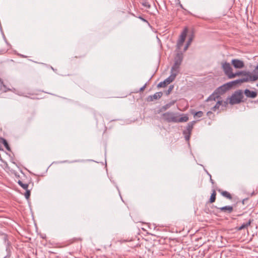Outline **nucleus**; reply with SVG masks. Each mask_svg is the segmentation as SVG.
<instances>
[{
	"mask_svg": "<svg viewBox=\"0 0 258 258\" xmlns=\"http://www.w3.org/2000/svg\"><path fill=\"white\" fill-rule=\"evenodd\" d=\"M224 106H226V105L227 104V103L226 102H224Z\"/></svg>",
	"mask_w": 258,
	"mask_h": 258,
	"instance_id": "obj_40",
	"label": "nucleus"
},
{
	"mask_svg": "<svg viewBox=\"0 0 258 258\" xmlns=\"http://www.w3.org/2000/svg\"><path fill=\"white\" fill-rule=\"evenodd\" d=\"M183 60V54L181 52L177 53L174 60V64L171 69L170 76L175 79L177 75L180 72V66Z\"/></svg>",
	"mask_w": 258,
	"mask_h": 258,
	"instance_id": "obj_1",
	"label": "nucleus"
},
{
	"mask_svg": "<svg viewBox=\"0 0 258 258\" xmlns=\"http://www.w3.org/2000/svg\"><path fill=\"white\" fill-rule=\"evenodd\" d=\"M175 102V101H172L169 103H167L165 104V105L163 106L161 108V111H163L167 110L169 109L172 105H173Z\"/></svg>",
	"mask_w": 258,
	"mask_h": 258,
	"instance_id": "obj_19",
	"label": "nucleus"
},
{
	"mask_svg": "<svg viewBox=\"0 0 258 258\" xmlns=\"http://www.w3.org/2000/svg\"><path fill=\"white\" fill-rule=\"evenodd\" d=\"M2 142H1V140H0V150H2Z\"/></svg>",
	"mask_w": 258,
	"mask_h": 258,
	"instance_id": "obj_38",
	"label": "nucleus"
},
{
	"mask_svg": "<svg viewBox=\"0 0 258 258\" xmlns=\"http://www.w3.org/2000/svg\"><path fill=\"white\" fill-rule=\"evenodd\" d=\"M0 140H1L2 143L4 144L6 149L9 151H10L11 148L6 140L3 138L0 137Z\"/></svg>",
	"mask_w": 258,
	"mask_h": 258,
	"instance_id": "obj_23",
	"label": "nucleus"
},
{
	"mask_svg": "<svg viewBox=\"0 0 258 258\" xmlns=\"http://www.w3.org/2000/svg\"><path fill=\"white\" fill-rule=\"evenodd\" d=\"M250 75V72L249 71H239L236 73H233L231 75V77H230V79L234 78L236 76H242L244 77L242 78V79H249V76Z\"/></svg>",
	"mask_w": 258,
	"mask_h": 258,
	"instance_id": "obj_8",
	"label": "nucleus"
},
{
	"mask_svg": "<svg viewBox=\"0 0 258 258\" xmlns=\"http://www.w3.org/2000/svg\"><path fill=\"white\" fill-rule=\"evenodd\" d=\"M142 5L144 6L145 7H146L147 8H150L151 5L149 4V3L147 1H145L143 2Z\"/></svg>",
	"mask_w": 258,
	"mask_h": 258,
	"instance_id": "obj_31",
	"label": "nucleus"
},
{
	"mask_svg": "<svg viewBox=\"0 0 258 258\" xmlns=\"http://www.w3.org/2000/svg\"><path fill=\"white\" fill-rule=\"evenodd\" d=\"M173 88H174L173 85H170L169 87L168 90L166 91V95H169L171 93L172 90H173Z\"/></svg>",
	"mask_w": 258,
	"mask_h": 258,
	"instance_id": "obj_30",
	"label": "nucleus"
},
{
	"mask_svg": "<svg viewBox=\"0 0 258 258\" xmlns=\"http://www.w3.org/2000/svg\"><path fill=\"white\" fill-rule=\"evenodd\" d=\"M252 221L253 219H249L247 222L243 223L240 226L236 227L235 229H236L237 231H240L245 228H247L249 226H250Z\"/></svg>",
	"mask_w": 258,
	"mask_h": 258,
	"instance_id": "obj_15",
	"label": "nucleus"
},
{
	"mask_svg": "<svg viewBox=\"0 0 258 258\" xmlns=\"http://www.w3.org/2000/svg\"><path fill=\"white\" fill-rule=\"evenodd\" d=\"M192 39H193V38H192V36H190L188 38V41H187V42H186V45H185V47H184V51H186V50L187 49L188 47H189V46L190 45V43H191V42H192Z\"/></svg>",
	"mask_w": 258,
	"mask_h": 258,
	"instance_id": "obj_25",
	"label": "nucleus"
},
{
	"mask_svg": "<svg viewBox=\"0 0 258 258\" xmlns=\"http://www.w3.org/2000/svg\"><path fill=\"white\" fill-rule=\"evenodd\" d=\"M30 190L28 189L26 190L25 193L24 194L25 197L26 199L28 200L30 197Z\"/></svg>",
	"mask_w": 258,
	"mask_h": 258,
	"instance_id": "obj_28",
	"label": "nucleus"
},
{
	"mask_svg": "<svg viewBox=\"0 0 258 258\" xmlns=\"http://www.w3.org/2000/svg\"><path fill=\"white\" fill-rule=\"evenodd\" d=\"M203 112L202 111H199L196 112L194 114V116H197L198 117H201L203 116Z\"/></svg>",
	"mask_w": 258,
	"mask_h": 258,
	"instance_id": "obj_29",
	"label": "nucleus"
},
{
	"mask_svg": "<svg viewBox=\"0 0 258 258\" xmlns=\"http://www.w3.org/2000/svg\"><path fill=\"white\" fill-rule=\"evenodd\" d=\"M185 135V139L186 141H188L189 140L190 134H186Z\"/></svg>",
	"mask_w": 258,
	"mask_h": 258,
	"instance_id": "obj_32",
	"label": "nucleus"
},
{
	"mask_svg": "<svg viewBox=\"0 0 258 258\" xmlns=\"http://www.w3.org/2000/svg\"><path fill=\"white\" fill-rule=\"evenodd\" d=\"M222 104V101H219H219L216 103V105H215L214 107H213L212 108V109H212L213 111H215L217 109H219V108L220 106Z\"/></svg>",
	"mask_w": 258,
	"mask_h": 258,
	"instance_id": "obj_27",
	"label": "nucleus"
},
{
	"mask_svg": "<svg viewBox=\"0 0 258 258\" xmlns=\"http://www.w3.org/2000/svg\"><path fill=\"white\" fill-rule=\"evenodd\" d=\"M176 120L177 122H186L188 120V117L187 115H184L182 117L178 118V116H177Z\"/></svg>",
	"mask_w": 258,
	"mask_h": 258,
	"instance_id": "obj_21",
	"label": "nucleus"
},
{
	"mask_svg": "<svg viewBox=\"0 0 258 258\" xmlns=\"http://www.w3.org/2000/svg\"><path fill=\"white\" fill-rule=\"evenodd\" d=\"M146 85H147L146 84H145L142 87H141L140 88V92H143L145 90V89L146 88Z\"/></svg>",
	"mask_w": 258,
	"mask_h": 258,
	"instance_id": "obj_33",
	"label": "nucleus"
},
{
	"mask_svg": "<svg viewBox=\"0 0 258 258\" xmlns=\"http://www.w3.org/2000/svg\"><path fill=\"white\" fill-rule=\"evenodd\" d=\"M195 123V121H191L189 122L186 126V130L183 132L184 135L191 134L193 126Z\"/></svg>",
	"mask_w": 258,
	"mask_h": 258,
	"instance_id": "obj_14",
	"label": "nucleus"
},
{
	"mask_svg": "<svg viewBox=\"0 0 258 258\" xmlns=\"http://www.w3.org/2000/svg\"><path fill=\"white\" fill-rule=\"evenodd\" d=\"M218 191L221 192V194L224 197L226 198L231 200L232 197L231 194L227 191H222L221 189H219Z\"/></svg>",
	"mask_w": 258,
	"mask_h": 258,
	"instance_id": "obj_20",
	"label": "nucleus"
},
{
	"mask_svg": "<svg viewBox=\"0 0 258 258\" xmlns=\"http://www.w3.org/2000/svg\"><path fill=\"white\" fill-rule=\"evenodd\" d=\"M218 209L221 212L227 213H231L233 211V207L230 206H226L223 207L219 208Z\"/></svg>",
	"mask_w": 258,
	"mask_h": 258,
	"instance_id": "obj_16",
	"label": "nucleus"
},
{
	"mask_svg": "<svg viewBox=\"0 0 258 258\" xmlns=\"http://www.w3.org/2000/svg\"><path fill=\"white\" fill-rule=\"evenodd\" d=\"M176 114L173 112H166L162 114L163 119L167 122H177Z\"/></svg>",
	"mask_w": 258,
	"mask_h": 258,
	"instance_id": "obj_3",
	"label": "nucleus"
},
{
	"mask_svg": "<svg viewBox=\"0 0 258 258\" xmlns=\"http://www.w3.org/2000/svg\"><path fill=\"white\" fill-rule=\"evenodd\" d=\"M228 90H229V88L226 85V84H224L218 87L215 91L220 95L225 93Z\"/></svg>",
	"mask_w": 258,
	"mask_h": 258,
	"instance_id": "obj_12",
	"label": "nucleus"
},
{
	"mask_svg": "<svg viewBox=\"0 0 258 258\" xmlns=\"http://www.w3.org/2000/svg\"><path fill=\"white\" fill-rule=\"evenodd\" d=\"M177 1H178V2H179V0H177ZM179 3H180V2H179ZM179 5H180V7L181 8H183V7H182V5L180 3H179Z\"/></svg>",
	"mask_w": 258,
	"mask_h": 258,
	"instance_id": "obj_39",
	"label": "nucleus"
},
{
	"mask_svg": "<svg viewBox=\"0 0 258 258\" xmlns=\"http://www.w3.org/2000/svg\"><path fill=\"white\" fill-rule=\"evenodd\" d=\"M139 18L140 19H141V20H142L143 21H144V22H147V20H145L144 18H143L142 17H141V16L139 17Z\"/></svg>",
	"mask_w": 258,
	"mask_h": 258,
	"instance_id": "obj_35",
	"label": "nucleus"
},
{
	"mask_svg": "<svg viewBox=\"0 0 258 258\" xmlns=\"http://www.w3.org/2000/svg\"><path fill=\"white\" fill-rule=\"evenodd\" d=\"M163 95L161 92H156L153 95H150L147 98V101L149 102L153 101L154 100L160 99Z\"/></svg>",
	"mask_w": 258,
	"mask_h": 258,
	"instance_id": "obj_11",
	"label": "nucleus"
},
{
	"mask_svg": "<svg viewBox=\"0 0 258 258\" xmlns=\"http://www.w3.org/2000/svg\"><path fill=\"white\" fill-rule=\"evenodd\" d=\"M231 63L236 69H242L244 66L243 61L238 59H232Z\"/></svg>",
	"mask_w": 258,
	"mask_h": 258,
	"instance_id": "obj_10",
	"label": "nucleus"
},
{
	"mask_svg": "<svg viewBox=\"0 0 258 258\" xmlns=\"http://www.w3.org/2000/svg\"><path fill=\"white\" fill-rule=\"evenodd\" d=\"M18 184L22 187L24 189L28 190V186H29V183L24 182L22 180H19L17 181Z\"/></svg>",
	"mask_w": 258,
	"mask_h": 258,
	"instance_id": "obj_17",
	"label": "nucleus"
},
{
	"mask_svg": "<svg viewBox=\"0 0 258 258\" xmlns=\"http://www.w3.org/2000/svg\"><path fill=\"white\" fill-rule=\"evenodd\" d=\"M256 87H258V83L256 84Z\"/></svg>",
	"mask_w": 258,
	"mask_h": 258,
	"instance_id": "obj_42",
	"label": "nucleus"
},
{
	"mask_svg": "<svg viewBox=\"0 0 258 258\" xmlns=\"http://www.w3.org/2000/svg\"><path fill=\"white\" fill-rule=\"evenodd\" d=\"M243 98V92L241 90H239L234 92L229 98V103L231 105L237 104L242 102Z\"/></svg>",
	"mask_w": 258,
	"mask_h": 258,
	"instance_id": "obj_2",
	"label": "nucleus"
},
{
	"mask_svg": "<svg viewBox=\"0 0 258 258\" xmlns=\"http://www.w3.org/2000/svg\"><path fill=\"white\" fill-rule=\"evenodd\" d=\"M208 174H209V175L210 176V180L211 182L213 184H214V180L212 179V176H211V174H209V173H208Z\"/></svg>",
	"mask_w": 258,
	"mask_h": 258,
	"instance_id": "obj_34",
	"label": "nucleus"
},
{
	"mask_svg": "<svg viewBox=\"0 0 258 258\" xmlns=\"http://www.w3.org/2000/svg\"><path fill=\"white\" fill-rule=\"evenodd\" d=\"M258 80V64L254 68L252 73L250 72L249 79H247L248 82H254Z\"/></svg>",
	"mask_w": 258,
	"mask_h": 258,
	"instance_id": "obj_7",
	"label": "nucleus"
},
{
	"mask_svg": "<svg viewBox=\"0 0 258 258\" xmlns=\"http://www.w3.org/2000/svg\"><path fill=\"white\" fill-rule=\"evenodd\" d=\"M244 93L248 98H255L257 96V93L256 92L250 91L248 89L244 90Z\"/></svg>",
	"mask_w": 258,
	"mask_h": 258,
	"instance_id": "obj_13",
	"label": "nucleus"
},
{
	"mask_svg": "<svg viewBox=\"0 0 258 258\" xmlns=\"http://www.w3.org/2000/svg\"><path fill=\"white\" fill-rule=\"evenodd\" d=\"M4 258H10V256H6Z\"/></svg>",
	"mask_w": 258,
	"mask_h": 258,
	"instance_id": "obj_41",
	"label": "nucleus"
},
{
	"mask_svg": "<svg viewBox=\"0 0 258 258\" xmlns=\"http://www.w3.org/2000/svg\"><path fill=\"white\" fill-rule=\"evenodd\" d=\"M219 97V95L216 93V91H215L214 93L211 94L207 99V101H211V100H216V99L218 98Z\"/></svg>",
	"mask_w": 258,
	"mask_h": 258,
	"instance_id": "obj_18",
	"label": "nucleus"
},
{
	"mask_svg": "<svg viewBox=\"0 0 258 258\" xmlns=\"http://www.w3.org/2000/svg\"><path fill=\"white\" fill-rule=\"evenodd\" d=\"M82 238H75L74 239V240L75 241H82Z\"/></svg>",
	"mask_w": 258,
	"mask_h": 258,
	"instance_id": "obj_36",
	"label": "nucleus"
},
{
	"mask_svg": "<svg viewBox=\"0 0 258 258\" xmlns=\"http://www.w3.org/2000/svg\"><path fill=\"white\" fill-rule=\"evenodd\" d=\"M244 82H248L247 79H239L228 82L226 84L228 87L229 88V89H230L233 86L240 85L241 84Z\"/></svg>",
	"mask_w": 258,
	"mask_h": 258,
	"instance_id": "obj_6",
	"label": "nucleus"
},
{
	"mask_svg": "<svg viewBox=\"0 0 258 258\" xmlns=\"http://www.w3.org/2000/svg\"><path fill=\"white\" fill-rule=\"evenodd\" d=\"M7 88L6 86H5L3 82L0 79V91H1L2 92H6L7 91Z\"/></svg>",
	"mask_w": 258,
	"mask_h": 258,
	"instance_id": "obj_26",
	"label": "nucleus"
},
{
	"mask_svg": "<svg viewBox=\"0 0 258 258\" xmlns=\"http://www.w3.org/2000/svg\"><path fill=\"white\" fill-rule=\"evenodd\" d=\"M212 113V111H208L207 113V115L209 116L210 114H211Z\"/></svg>",
	"mask_w": 258,
	"mask_h": 258,
	"instance_id": "obj_37",
	"label": "nucleus"
},
{
	"mask_svg": "<svg viewBox=\"0 0 258 258\" xmlns=\"http://www.w3.org/2000/svg\"><path fill=\"white\" fill-rule=\"evenodd\" d=\"M173 77V76L170 75L164 81L160 82L158 84L157 87L158 88L165 87L167 85L170 84L175 80V79Z\"/></svg>",
	"mask_w": 258,
	"mask_h": 258,
	"instance_id": "obj_9",
	"label": "nucleus"
},
{
	"mask_svg": "<svg viewBox=\"0 0 258 258\" xmlns=\"http://www.w3.org/2000/svg\"><path fill=\"white\" fill-rule=\"evenodd\" d=\"M216 197V192L215 189H213L212 191V193L211 195L210 199L209 200L210 203H213L215 202Z\"/></svg>",
	"mask_w": 258,
	"mask_h": 258,
	"instance_id": "obj_24",
	"label": "nucleus"
},
{
	"mask_svg": "<svg viewBox=\"0 0 258 258\" xmlns=\"http://www.w3.org/2000/svg\"><path fill=\"white\" fill-rule=\"evenodd\" d=\"M0 140H1L2 143L4 144L6 149L9 151H10L11 148L6 140L3 138L0 137Z\"/></svg>",
	"mask_w": 258,
	"mask_h": 258,
	"instance_id": "obj_22",
	"label": "nucleus"
},
{
	"mask_svg": "<svg viewBox=\"0 0 258 258\" xmlns=\"http://www.w3.org/2000/svg\"><path fill=\"white\" fill-rule=\"evenodd\" d=\"M187 28H185L181 33V34L179 36V38L177 42L176 46L177 49H180L181 47L182 46L187 35Z\"/></svg>",
	"mask_w": 258,
	"mask_h": 258,
	"instance_id": "obj_4",
	"label": "nucleus"
},
{
	"mask_svg": "<svg viewBox=\"0 0 258 258\" xmlns=\"http://www.w3.org/2000/svg\"><path fill=\"white\" fill-rule=\"evenodd\" d=\"M222 68L225 74L230 79L231 75L233 74V70L230 64L227 62H223L222 63Z\"/></svg>",
	"mask_w": 258,
	"mask_h": 258,
	"instance_id": "obj_5",
	"label": "nucleus"
}]
</instances>
